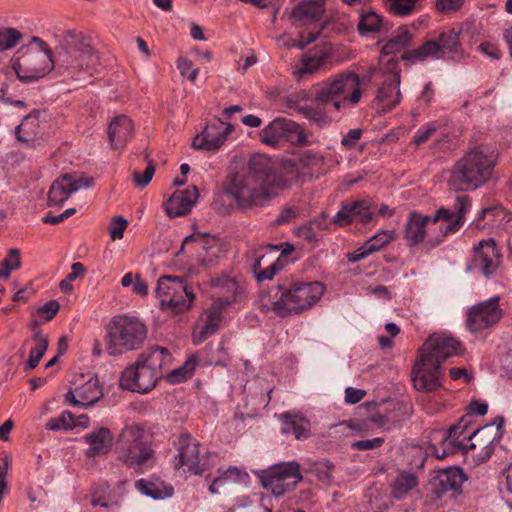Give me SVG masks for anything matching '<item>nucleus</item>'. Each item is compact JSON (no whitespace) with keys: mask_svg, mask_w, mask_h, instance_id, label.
<instances>
[{"mask_svg":"<svg viewBox=\"0 0 512 512\" xmlns=\"http://www.w3.org/2000/svg\"><path fill=\"white\" fill-rule=\"evenodd\" d=\"M324 172V156L312 150L298 159L284 161L281 166L270 157L257 154L249 159L246 169L230 177L226 192L241 208L262 206L294 182Z\"/></svg>","mask_w":512,"mask_h":512,"instance_id":"f257e3e1","label":"nucleus"},{"mask_svg":"<svg viewBox=\"0 0 512 512\" xmlns=\"http://www.w3.org/2000/svg\"><path fill=\"white\" fill-rule=\"evenodd\" d=\"M462 344L455 338L435 333L422 345L413 369L414 387L419 391L433 392L441 386V364L449 357L461 355Z\"/></svg>","mask_w":512,"mask_h":512,"instance_id":"f03ea898","label":"nucleus"},{"mask_svg":"<svg viewBox=\"0 0 512 512\" xmlns=\"http://www.w3.org/2000/svg\"><path fill=\"white\" fill-rule=\"evenodd\" d=\"M498 153L486 145L468 149L451 169L447 185L454 192H472L486 185L493 177Z\"/></svg>","mask_w":512,"mask_h":512,"instance_id":"7ed1b4c3","label":"nucleus"},{"mask_svg":"<svg viewBox=\"0 0 512 512\" xmlns=\"http://www.w3.org/2000/svg\"><path fill=\"white\" fill-rule=\"evenodd\" d=\"M325 286L318 281L279 283L270 292V308L285 318L312 308L323 296Z\"/></svg>","mask_w":512,"mask_h":512,"instance_id":"20e7f679","label":"nucleus"},{"mask_svg":"<svg viewBox=\"0 0 512 512\" xmlns=\"http://www.w3.org/2000/svg\"><path fill=\"white\" fill-rule=\"evenodd\" d=\"M99 56L89 36L74 30L67 31L56 51L55 64L63 73L77 79L81 72H90Z\"/></svg>","mask_w":512,"mask_h":512,"instance_id":"39448f33","label":"nucleus"},{"mask_svg":"<svg viewBox=\"0 0 512 512\" xmlns=\"http://www.w3.org/2000/svg\"><path fill=\"white\" fill-rule=\"evenodd\" d=\"M115 453L119 461L134 470L152 468L156 462L151 437L139 424L127 425L121 430L115 442Z\"/></svg>","mask_w":512,"mask_h":512,"instance_id":"423d86ee","label":"nucleus"},{"mask_svg":"<svg viewBox=\"0 0 512 512\" xmlns=\"http://www.w3.org/2000/svg\"><path fill=\"white\" fill-rule=\"evenodd\" d=\"M146 325L137 317L116 315L106 326L105 348L110 356H118L137 350L147 337Z\"/></svg>","mask_w":512,"mask_h":512,"instance_id":"0eeeda50","label":"nucleus"},{"mask_svg":"<svg viewBox=\"0 0 512 512\" xmlns=\"http://www.w3.org/2000/svg\"><path fill=\"white\" fill-rule=\"evenodd\" d=\"M54 63L52 51L47 44L39 37H32L30 44L16 59L13 68L20 81L30 83L43 78L52 70Z\"/></svg>","mask_w":512,"mask_h":512,"instance_id":"6e6552de","label":"nucleus"},{"mask_svg":"<svg viewBox=\"0 0 512 512\" xmlns=\"http://www.w3.org/2000/svg\"><path fill=\"white\" fill-rule=\"evenodd\" d=\"M505 418L496 416L489 424L481 426L473 431H466V456L472 458L474 465L487 462L495 451V447L504 436Z\"/></svg>","mask_w":512,"mask_h":512,"instance_id":"1a4fd4ad","label":"nucleus"},{"mask_svg":"<svg viewBox=\"0 0 512 512\" xmlns=\"http://www.w3.org/2000/svg\"><path fill=\"white\" fill-rule=\"evenodd\" d=\"M461 28H452L440 32L437 39L427 40L420 47L404 52L403 60L423 62L428 58L455 60L463 55L460 41Z\"/></svg>","mask_w":512,"mask_h":512,"instance_id":"9d476101","label":"nucleus"},{"mask_svg":"<svg viewBox=\"0 0 512 512\" xmlns=\"http://www.w3.org/2000/svg\"><path fill=\"white\" fill-rule=\"evenodd\" d=\"M342 98L351 106L357 105L362 98L361 79L358 74L345 71L332 75L316 88L313 99L320 103Z\"/></svg>","mask_w":512,"mask_h":512,"instance_id":"9b49d317","label":"nucleus"},{"mask_svg":"<svg viewBox=\"0 0 512 512\" xmlns=\"http://www.w3.org/2000/svg\"><path fill=\"white\" fill-rule=\"evenodd\" d=\"M213 288L212 303L226 311L230 308H239L247 301V285L245 281L221 275L210 281Z\"/></svg>","mask_w":512,"mask_h":512,"instance_id":"f8f14e48","label":"nucleus"},{"mask_svg":"<svg viewBox=\"0 0 512 512\" xmlns=\"http://www.w3.org/2000/svg\"><path fill=\"white\" fill-rule=\"evenodd\" d=\"M303 479L300 464L296 461L276 464L262 472L260 476L264 488L279 497L293 490Z\"/></svg>","mask_w":512,"mask_h":512,"instance_id":"ddd939ff","label":"nucleus"},{"mask_svg":"<svg viewBox=\"0 0 512 512\" xmlns=\"http://www.w3.org/2000/svg\"><path fill=\"white\" fill-rule=\"evenodd\" d=\"M504 317L500 306V297L494 296L478 302L466 312V327L471 333H480L496 326Z\"/></svg>","mask_w":512,"mask_h":512,"instance_id":"4468645a","label":"nucleus"},{"mask_svg":"<svg viewBox=\"0 0 512 512\" xmlns=\"http://www.w3.org/2000/svg\"><path fill=\"white\" fill-rule=\"evenodd\" d=\"M178 453L174 456V468H183L185 472L193 475H202L208 465L200 457V444L188 433L179 435L175 442Z\"/></svg>","mask_w":512,"mask_h":512,"instance_id":"2eb2a0df","label":"nucleus"},{"mask_svg":"<svg viewBox=\"0 0 512 512\" xmlns=\"http://www.w3.org/2000/svg\"><path fill=\"white\" fill-rule=\"evenodd\" d=\"M469 424V420L462 417L460 421L456 425L451 426L447 432H442L440 443L430 446L431 454L437 459H445L455 454L466 455L465 437Z\"/></svg>","mask_w":512,"mask_h":512,"instance_id":"dca6fc26","label":"nucleus"},{"mask_svg":"<svg viewBox=\"0 0 512 512\" xmlns=\"http://www.w3.org/2000/svg\"><path fill=\"white\" fill-rule=\"evenodd\" d=\"M158 374L153 372L145 363L136 362L127 367L120 376V386L124 390L146 394L155 388Z\"/></svg>","mask_w":512,"mask_h":512,"instance_id":"f3484780","label":"nucleus"},{"mask_svg":"<svg viewBox=\"0 0 512 512\" xmlns=\"http://www.w3.org/2000/svg\"><path fill=\"white\" fill-rule=\"evenodd\" d=\"M292 135L297 136L298 144H308L306 135L298 123L287 118H276L262 129L260 139L268 146L277 147L282 140H287Z\"/></svg>","mask_w":512,"mask_h":512,"instance_id":"a211bd4d","label":"nucleus"},{"mask_svg":"<svg viewBox=\"0 0 512 512\" xmlns=\"http://www.w3.org/2000/svg\"><path fill=\"white\" fill-rule=\"evenodd\" d=\"M71 387L65 394V401L73 406H90L97 402L102 396L103 391L99 385L97 377L88 375L77 376Z\"/></svg>","mask_w":512,"mask_h":512,"instance_id":"6ab92c4d","label":"nucleus"},{"mask_svg":"<svg viewBox=\"0 0 512 512\" xmlns=\"http://www.w3.org/2000/svg\"><path fill=\"white\" fill-rule=\"evenodd\" d=\"M445 208H439L433 216L423 215L417 211L408 214L404 227V239L408 247H414L423 242L428 224H436L441 218H448Z\"/></svg>","mask_w":512,"mask_h":512,"instance_id":"aec40b11","label":"nucleus"},{"mask_svg":"<svg viewBox=\"0 0 512 512\" xmlns=\"http://www.w3.org/2000/svg\"><path fill=\"white\" fill-rule=\"evenodd\" d=\"M93 185L92 177L75 178L72 175L64 174L52 183L48 192V204L61 206L74 192L82 188H90Z\"/></svg>","mask_w":512,"mask_h":512,"instance_id":"412c9836","label":"nucleus"},{"mask_svg":"<svg viewBox=\"0 0 512 512\" xmlns=\"http://www.w3.org/2000/svg\"><path fill=\"white\" fill-rule=\"evenodd\" d=\"M373 203L369 199L346 201L341 204L333 222L339 226H347L353 222L367 224L373 220Z\"/></svg>","mask_w":512,"mask_h":512,"instance_id":"4be33fe9","label":"nucleus"},{"mask_svg":"<svg viewBox=\"0 0 512 512\" xmlns=\"http://www.w3.org/2000/svg\"><path fill=\"white\" fill-rule=\"evenodd\" d=\"M231 130V124L215 119L193 139L192 147L196 150L216 151L225 143Z\"/></svg>","mask_w":512,"mask_h":512,"instance_id":"5701e85b","label":"nucleus"},{"mask_svg":"<svg viewBox=\"0 0 512 512\" xmlns=\"http://www.w3.org/2000/svg\"><path fill=\"white\" fill-rule=\"evenodd\" d=\"M472 264L485 277L496 272L500 265V253L493 238L481 240L474 248Z\"/></svg>","mask_w":512,"mask_h":512,"instance_id":"b1692460","label":"nucleus"},{"mask_svg":"<svg viewBox=\"0 0 512 512\" xmlns=\"http://www.w3.org/2000/svg\"><path fill=\"white\" fill-rule=\"evenodd\" d=\"M305 97L306 93H299L288 98L287 107L301 114L311 125H316L319 128L329 125L331 118L325 108L328 103H320L314 99V103L312 104H301V101L304 100Z\"/></svg>","mask_w":512,"mask_h":512,"instance_id":"393cba45","label":"nucleus"},{"mask_svg":"<svg viewBox=\"0 0 512 512\" xmlns=\"http://www.w3.org/2000/svg\"><path fill=\"white\" fill-rule=\"evenodd\" d=\"M471 207V200L469 196L467 195H459L456 197L455 202L453 204V209H445L449 216L448 218H441L440 220H444L449 222L445 226H440L441 236L437 237L436 240L431 244V247H435L443 242L444 237L450 233H455L458 231L463 223H464V216L467 213V211Z\"/></svg>","mask_w":512,"mask_h":512,"instance_id":"a878e982","label":"nucleus"},{"mask_svg":"<svg viewBox=\"0 0 512 512\" xmlns=\"http://www.w3.org/2000/svg\"><path fill=\"white\" fill-rule=\"evenodd\" d=\"M400 72L386 74L376 95L377 105L382 111L388 112L401 102Z\"/></svg>","mask_w":512,"mask_h":512,"instance_id":"bb28decb","label":"nucleus"},{"mask_svg":"<svg viewBox=\"0 0 512 512\" xmlns=\"http://www.w3.org/2000/svg\"><path fill=\"white\" fill-rule=\"evenodd\" d=\"M199 197V191L196 186H191L185 190L176 191L167 200L165 211L170 218L180 217L188 214Z\"/></svg>","mask_w":512,"mask_h":512,"instance_id":"cd10ccee","label":"nucleus"},{"mask_svg":"<svg viewBox=\"0 0 512 512\" xmlns=\"http://www.w3.org/2000/svg\"><path fill=\"white\" fill-rule=\"evenodd\" d=\"M465 480L466 476L461 468L449 467L439 471L433 478L431 485L435 494L441 496L450 491L460 492Z\"/></svg>","mask_w":512,"mask_h":512,"instance_id":"c85d7f7f","label":"nucleus"},{"mask_svg":"<svg viewBox=\"0 0 512 512\" xmlns=\"http://www.w3.org/2000/svg\"><path fill=\"white\" fill-rule=\"evenodd\" d=\"M83 440L89 446L85 455L88 458H93L106 455L111 450L113 435L109 428L100 427L87 433Z\"/></svg>","mask_w":512,"mask_h":512,"instance_id":"c756f323","label":"nucleus"},{"mask_svg":"<svg viewBox=\"0 0 512 512\" xmlns=\"http://www.w3.org/2000/svg\"><path fill=\"white\" fill-rule=\"evenodd\" d=\"M324 0H304L294 7L290 13L293 25H305L318 21L323 13Z\"/></svg>","mask_w":512,"mask_h":512,"instance_id":"7c9ffc66","label":"nucleus"},{"mask_svg":"<svg viewBox=\"0 0 512 512\" xmlns=\"http://www.w3.org/2000/svg\"><path fill=\"white\" fill-rule=\"evenodd\" d=\"M395 239L394 230H383L370 237L359 249L348 254V261L355 263L379 251Z\"/></svg>","mask_w":512,"mask_h":512,"instance_id":"2f4dec72","label":"nucleus"},{"mask_svg":"<svg viewBox=\"0 0 512 512\" xmlns=\"http://www.w3.org/2000/svg\"><path fill=\"white\" fill-rule=\"evenodd\" d=\"M139 363H145L153 372L162 378L164 371L167 370L172 363V355L165 347H150L141 353Z\"/></svg>","mask_w":512,"mask_h":512,"instance_id":"473e14b6","label":"nucleus"},{"mask_svg":"<svg viewBox=\"0 0 512 512\" xmlns=\"http://www.w3.org/2000/svg\"><path fill=\"white\" fill-rule=\"evenodd\" d=\"M133 132L132 120L126 115L115 117L108 128V137L113 149L123 148L131 139Z\"/></svg>","mask_w":512,"mask_h":512,"instance_id":"72a5a7b5","label":"nucleus"},{"mask_svg":"<svg viewBox=\"0 0 512 512\" xmlns=\"http://www.w3.org/2000/svg\"><path fill=\"white\" fill-rule=\"evenodd\" d=\"M186 284V280L179 276L165 275L158 279L155 293L160 300L162 310H166L176 293L184 292V285Z\"/></svg>","mask_w":512,"mask_h":512,"instance_id":"f704fd0d","label":"nucleus"},{"mask_svg":"<svg viewBox=\"0 0 512 512\" xmlns=\"http://www.w3.org/2000/svg\"><path fill=\"white\" fill-rule=\"evenodd\" d=\"M186 284V280L179 276L165 275L158 279L155 293L160 300L162 310H166L176 293L184 292V285Z\"/></svg>","mask_w":512,"mask_h":512,"instance_id":"c9c22d12","label":"nucleus"},{"mask_svg":"<svg viewBox=\"0 0 512 512\" xmlns=\"http://www.w3.org/2000/svg\"><path fill=\"white\" fill-rule=\"evenodd\" d=\"M135 488L142 494L155 500L169 498L174 493V488L156 476L148 479H139L135 482Z\"/></svg>","mask_w":512,"mask_h":512,"instance_id":"e433bc0d","label":"nucleus"},{"mask_svg":"<svg viewBox=\"0 0 512 512\" xmlns=\"http://www.w3.org/2000/svg\"><path fill=\"white\" fill-rule=\"evenodd\" d=\"M283 435H292L295 439H306L310 433V422L299 415L285 413L281 416Z\"/></svg>","mask_w":512,"mask_h":512,"instance_id":"4c0bfd02","label":"nucleus"},{"mask_svg":"<svg viewBox=\"0 0 512 512\" xmlns=\"http://www.w3.org/2000/svg\"><path fill=\"white\" fill-rule=\"evenodd\" d=\"M39 117L40 111L35 109L23 118L15 128V136L19 142L30 143L37 138L40 132Z\"/></svg>","mask_w":512,"mask_h":512,"instance_id":"58836bf2","label":"nucleus"},{"mask_svg":"<svg viewBox=\"0 0 512 512\" xmlns=\"http://www.w3.org/2000/svg\"><path fill=\"white\" fill-rule=\"evenodd\" d=\"M223 309L211 303V306L206 312V321L202 326L200 332L198 334L193 335L194 344H199L203 342L208 337L214 335L222 322V313Z\"/></svg>","mask_w":512,"mask_h":512,"instance_id":"ea45409f","label":"nucleus"},{"mask_svg":"<svg viewBox=\"0 0 512 512\" xmlns=\"http://www.w3.org/2000/svg\"><path fill=\"white\" fill-rule=\"evenodd\" d=\"M418 485V478L413 473L401 472L392 481L391 496L395 500H402L408 496V494L416 488Z\"/></svg>","mask_w":512,"mask_h":512,"instance_id":"a19ab883","label":"nucleus"},{"mask_svg":"<svg viewBox=\"0 0 512 512\" xmlns=\"http://www.w3.org/2000/svg\"><path fill=\"white\" fill-rule=\"evenodd\" d=\"M327 60V55L324 51H310L302 55L300 60V67L296 70V74L304 76L313 74L322 67Z\"/></svg>","mask_w":512,"mask_h":512,"instance_id":"79ce46f5","label":"nucleus"},{"mask_svg":"<svg viewBox=\"0 0 512 512\" xmlns=\"http://www.w3.org/2000/svg\"><path fill=\"white\" fill-rule=\"evenodd\" d=\"M384 20L373 10H363L359 17L357 29L361 35L377 33L383 29Z\"/></svg>","mask_w":512,"mask_h":512,"instance_id":"37998d69","label":"nucleus"},{"mask_svg":"<svg viewBox=\"0 0 512 512\" xmlns=\"http://www.w3.org/2000/svg\"><path fill=\"white\" fill-rule=\"evenodd\" d=\"M195 293L193 289L188 285H184V292L176 293L166 307V311H170L173 314H181L190 310L195 300Z\"/></svg>","mask_w":512,"mask_h":512,"instance_id":"c03bdc74","label":"nucleus"},{"mask_svg":"<svg viewBox=\"0 0 512 512\" xmlns=\"http://www.w3.org/2000/svg\"><path fill=\"white\" fill-rule=\"evenodd\" d=\"M411 41V32L406 28H401L395 36H393L386 44H384L381 52L385 55L397 54L409 46Z\"/></svg>","mask_w":512,"mask_h":512,"instance_id":"a18cd8bd","label":"nucleus"},{"mask_svg":"<svg viewBox=\"0 0 512 512\" xmlns=\"http://www.w3.org/2000/svg\"><path fill=\"white\" fill-rule=\"evenodd\" d=\"M197 364V358L195 356L190 357L181 367L174 369L167 374L166 378L168 382L175 384L190 378L193 375Z\"/></svg>","mask_w":512,"mask_h":512,"instance_id":"49530a36","label":"nucleus"},{"mask_svg":"<svg viewBox=\"0 0 512 512\" xmlns=\"http://www.w3.org/2000/svg\"><path fill=\"white\" fill-rule=\"evenodd\" d=\"M76 426V419L70 411H63L58 417L50 418L45 424V428L50 431H69Z\"/></svg>","mask_w":512,"mask_h":512,"instance_id":"de8ad7c7","label":"nucleus"},{"mask_svg":"<svg viewBox=\"0 0 512 512\" xmlns=\"http://www.w3.org/2000/svg\"><path fill=\"white\" fill-rule=\"evenodd\" d=\"M388 3L389 11L399 17L409 16L420 7V0H388Z\"/></svg>","mask_w":512,"mask_h":512,"instance_id":"09e8293b","label":"nucleus"},{"mask_svg":"<svg viewBox=\"0 0 512 512\" xmlns=\"http://www.w3.org/2000/svg\"><path fill=\"white\" fill-rule=\"evenodd\" d=\"M34 338L37 343L30 351L29 359L26 363V369L28 370H32L38 366L41 358L48 348V340L46 337L41 336L40 333H36Z\"/></svg>","mask_w":512,"mask_h":512,"instance_id":"8fccbe9b","label":"nucleus"},{"mask_svg":"<svg viewBox=\"0 0 512 512\" xmlns=\"http://www.w3.org/2000/svg\"><path fill=\"white\" fill-rule=\"evenodd\" d=\"M21 267L20 250L18 248H11L8 255L4 258L0 267V278H9L12 270H17Z\"/></svg>","mask_w":512,"mask_h":512,"instance_id":"3c124183","label":"nucleus"},{"mask_svg":"<svg viewBox=\"0 0 512 512\" xmlns=\"http://www.w3.org/2000/svg\"><path fill=\"white\" fill-rule=\"evenodd\" d=\"M22 39V33L15 28L5 27L0 29V52L15 47Z\"/></svg>","mask_w":512,"mask_h":512,"instance_id":"603ef678","label":"nucleus"},{"mask_svg":"<svg viewBox=\"0 0 512 512\" xmlns=\"http://www.w3.org/2000/svg\"><path fill=\"white\" fill-rule=\"evenodd\" d=\"M439 125L436 122H429L422 125L413 136V143L416 146L425 144L438 130Z\"/></svg>","mask_w":512,"mask_h":512,"instance_id":"864d4df0","label":"nucleus"},{"mask_svg":"<svg viewBox=\"0 0 512 512\" xmlns=\"http://www.w3.org/2000/svg\"><path fill=\"white\" fill-rule=\"evenodd\" d=\"M283 269V260L278 257L273 263L269 264L266 268H263L257 273V281L263 282L272 280L274 276Z\"/></svg>","mask_w":512,"mask_h":512,"instance_id":"5fc2aeb1","label":"nucleus"},{"mask_svg":"<svg viewBox=\"0 0 512 512\" xmlns=\"http://www.w3.org/2000/svg\"><path fill=\"white\" fill-rule=\"evenodd\" d=\"M177 68L183 77H186L190 81L194 82L198 76V69L193 67V62L186 58L180 57L177 60Z\"/></svg>","mask_w":512,"mask_h":512,"instance_id":"6e6d98bb","label":"nucleus"},{"mask_svg":"<svg viewBox=\"0 0 512 512\" xmlns=\"http://www.w3.org/2000/svg\"><path fill=\"white\" fill-rule=\"evenodd\" d=\"M154 173H155V166L152 163V161H150L148 163V166L146 167L145 171L142 174L137 171H135L133 173V179H134L135 186L138 188L146 187L152 180Z\"/></svg>","mask_w":512,"mask_h":512,"instance_id":"4d7b16f0","label":"nucleus"},{"mask_svg":"<svg viewBox=\"0 0 512 512\" xmlns=\"http://www.w3.org/2000/svg\"><path fill=\"white\" fill-rule=\"evenodd\" d=\"M128 226V221L121 216L113 218L111 221L109 232L113 241L123 238L124 232Z\"/></svg>","mask_w":512,"mask_h":512,"instance_id":"13d9d810","label":"nucleus"},{"mask_svg":"<svg viewBox=\"0 0 512 512\" xmlns=\"http://www.w3.org/2000/svg\"><path fill=\"white\" fill-rule=\"evenodd\" d=\"M59 308V303L56 300H50L39 307L36 313L38 317L44 319L45 321H50L58 313Z\"/></svg>","mask_w":512,"mask_h":512,"instance_id":"bf43d9fd","label":"nucleus"},{"mask_svg":"<svg viewBox=\"0 0 512 512\" xmlns=\"http://www.w3.org/2000/svg\"><path fill=\"white\" fill-rule=\"evenodd\" d=\"M385 442L382 437H375L372 439L359 440L352 443L351 447L355 450H373L381 447Z\"/></svg>","mask_w":512,"mask_h":512,"instance_id":"052dcab7","label":"nucleus"},{"mask_svg":"<svg viewBox=\"0 0 512 512\" xmlns=\"http://www.w3.org/2000/svg\"><path fill=\"white\" fill-rule=\"evenodd\" d=\"M478 49L486 56L494 60H499L502 57V52L498 46L492 42H482Z\"/></svg>","mask_w":512,"mask_h":512,"instance_id":"680f3d73","label":"nucleus"},{"mask_svg":"<svg viewBox=\"0 0 512 512\" xmlns=\"http://www.w3.org/2000/svg\"><path fill=\"white\" fill-rule=\"evenodd\" d=\"M465 0H437L436 8L441 12H450L459 10Z\"/></svg>","mask_w":512,"mask_h":512,"instance_id":"e2e57ef3","label":"nucleus"},{"mask_svg":"<svg viewBox=\"0 0 512 512\" xmlns=\"http://www.w3.org/2000/svg\"><path fill=\"white\" fill-rule=\"evenodd\" d=\"M240 474V470L237 467L231 466L229 467L221 476L215 478L211 485L209 486V491L212 494L218 493L217 484L231 477V475L238 476Z\"/></svg>","mask_w":512,"mask_h":512,"instance_id":"0e129e2a","label":"nucleus"},{"mask_svg":"<svg viewBox=\"0 0 512 512\" xmlns=\"http://www.w3.org/2000/svg\"><path fill=\"white\" fill-rule=\"evenodd\" d=\"M362 130L359 128L351 129L345 134L341 140V144L346 148H353L357 141L361 138Z\"/></svg>","mask_w":512,"mask_h":512,"instance_id":"69168bd1","label":"nucleus"},{"mask_svg":"<svg viewBox=\"0 0 512 512\" xmlns=\"http://www.w3.org/2000/svg\"><path fill=\"white\" fill-rule=\"evenodd\" d=\"M366 395V391L353 387H348L345 390V402L349 404H356L360 402Z\"/></svg>","mask_w":512,"mask_h":512,"instance_id":"338daca9","label":"nucleus"},{"mask_svg":"<svg viewBox=\"0 0 512 512\" xmlns=\"http://www.w3.org/2000/svg\"><path fill=\"white\" fill-rule=\"evenodd\" d=\"M209 241V236L206 234H190L186 236L182 242L181 251L184 249L185 246H188L192 243L200 245L202 248L205 247V244H207Z\"/></svg>","mask_w":512,"mask_h":512,"instance_id":"774afa93","label":"nucleus"}]
</instances>
